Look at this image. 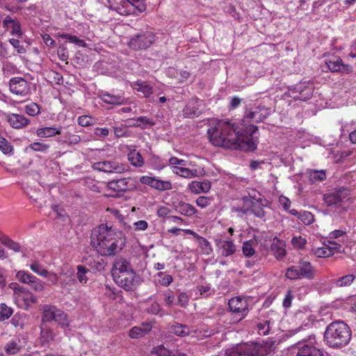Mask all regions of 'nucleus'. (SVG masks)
<instances>
[{
  "label": "nucleus",
  "mask_w": 356,
  "mask_h": 356,
  "mask_svg": "<svg viewBox=\"0 0 356 356\" xmlns=\"http://www.w3.org/2000/svg\"><path fill=\"white\" fill-rule=\"evenodd\" d=\"M296 356H323V355L321 350L312 344V341H309L299 348Z\"/></svg>",
  "instance_id": "nucleus-26"
},
{
  "label": "nucleus",
  "mask_w": 356,
  "mask_h": 356,
  "mask_svg": "<svg viewBox=\"0 0 356 356\" xmlns=\"http://www.w3.org/2000/svg\"><path fill=\"white\" fill-rule=\"evenodd\" d=\"M270 115V110L264 106L257 107L254 111H250L247 118L254 122H259L265 120Z\"/></svg>",
  "instance_id": "nucleus-27"
},
{
  "label": "nucleus",
  "mask_w": 356,
  "mask_h": 356,
  "mask_svg": "<svg viewBox=\"0 0 356 356\" xmlns=\"http://www.w3.org/2000/svg\"><path fill=\"white\" fill-rule=\"evenodd\" d=\"M164 302L166 306L172 307L174 305L175 296L173 291L167 290L163 293Z\"/></svg>",
  "instance_id": "nucleus-59"
},
{
  "label": "nucleus",
  "mask_w": 356,
  "mask_h": 356,
  "mask_svg": "<svg viewBox=\"0 0 356 356\" xmlns=\"http://www.w3.org/2000/svg\"><path fill=\"white\" fill-rule=\"evenodd\" d=\"M111 173L121 174L129 170V165L117 160H109Z\"/></svg>",
  "instance_id": "nucleus-36"
},
{
  "label": "nucleus",
  "mask_w": 356,
  "mask_h": 356,
  "mask_svg": "<svg viewBox=\"0 0 356 356\" xmlns=\"http://www.w3.org/2000/svg\"><path fill=\"white\" fill-rule=\"evenodd\" d=\"M155 40V35L149 31H141L132 37L128 44L135 50L145 49L151 46Z\"/></svg>",
  "instance_id": "nucleus-8"
},
{
  "label": "nucleus",
  "mask_w": 356,
  "mask_h": 356,
  "mask_svg": "<svg viewBox=\"0 0 356 356\" xmlns=\"http://www.w3.org/2000/svg\"><path fill=\"white\" fill-rule=\"evenodd\" d=\"M147 312L149 314H153V315H157L160 314V315L162 316L163 315V309L161 307L159 303L157 302H152L147 309Z\"/></svg>",
  "instance_id": "nucleus-52"
},
{
  "label": "nucleus",
  "mask_w": 356,
  "mask_h": 356,
  "mask_svg": "<svg viewBox=\"0 0 356 356\" xmlns=\"http://www.w3.org/2000/svg\"><path fill=\"white\" fill-rule=\"evenodd\" d=\"M67 314L54 305H45L42 307V320L43 322L55 321L63 327L67 326Z\"/></svg>",
  "instance_id": "nucleus-7"
},
{
  "label": "nucleus",
  "mask_w": 356,
  "mask_h": 356,
  "mask_svg": "<svg viewBox=\"0 0 356 356\" xmlns=\"http://www.w3.org/2000/svg\"><path fill=\"white\" fill-rule=\"evenodd\" d=\"M65 141L70 144H78L81 140L79 136L68 132L65 134Z\"/></svg>",
  "instance_id": "nucleus-62"
},
{
  "label": "nucleus",
  "mask_w": 356,
  "mask_h": 356,
  "mask_svg": "<svg viewBox=\"0 0 356 356\" xmlns=\"http://www.w3.org/2000/svg\"><path fill=\"white\" fill-rule=\"evenodd\" d=\"M123 233L108 224H101L92 229L90 244L103 257H113L125 246Z\"/></svg>",
  "instance_id": "nucleus-2"
},
{
  "label": "nucleus",
  "mask_w": 356,
  "mask_h": 356,
  "mask_svg": "<svg viewBox=\"0 0 356 356\" xmlns=\"http://www.w3.org/2000/svg\"><path fill=\"white\" fill-rule=\"evenodd\" d=\"M309 181L312 183H315L316 181H322L326 179L325 172L323 170H310L309 172Z\"/></svg>",
  "instance_id": "nucleus-41"
},
{
  "label": "nucleus",
  "mask_w": 356,
  "mask_h": 356,
  "mask_svg": "<svg viewBox=\"0 0 356 356\" xmlns=\"http://www.w3.org/2000/svg\"><path fill=\"white\" fill-rule=\"evenodd\" d=\"M298 218L306 225H311L314 221V216L309 211L300 213Z\"/></svg>",
  "instance_id": "nucleus-51"
},
{
  "label": "nucleus",
  "mask_w": 356,
  "mask_h": 356,
  "mask_svg": "<svg viewBox=\"0 0 356 356\" xmlns=\"http://www.w3.org/2000/svg\"><path fill=\"white\" fill-rule=\"evenodd\" d=\"M13 314V309L6 304L0 305V321L8 319Z\"/></svg>",
  "instance_id": "nucleus-47"
},
{
  "label": "nucleus",
  "mask_w": 356,
  "mask_h": 356,
  "mask_svg": "<svg viewBox=\"0 0 356 356\" xmlns=\"http://www.w3.org/2000/svg\"><path fill=\"white\" fill-rule=\"evenodd\" d=\"M197 241L202 253L206 255L210 254L213 250L211 243L206 238L202 236H198Z\"/></svg>",
  "instance_id": "nucleus-43"
},
{
  "label": "nucleus",
  "mask_w": 356,
  "mask_h": 356,
  "mask_svg": "<svg viewBox=\"0 0 356 356\" xmlns=\"http://www.w3.org/2000/svg\"><path fill=\"white\" fill-rule=\"evenodd\" d=\"M129 1L134 6L138 14L143 13L146 9L144 0H129Z\"/></svg>",
  "instance_id": "nucleus-56"
},
{
  "label": "nucleus",
  "mask_w": 356,
  "mask_h": 356,
  "mask_svg": "<svg viewBox=\"0 0 356 356\" xmlns=\"http://www.w3.org/2000/svg\"><path fill=\"white\" fill-rule=\"evenodd\" d=\"M131 87L137 92L140 93V96L145 98L149 97L150 95L153 93L152 86L147 81H138L133 82L131 83Z\"/></svg>",
  "instance_id": "nucleus-22"
},
{
  "label": "nucleus",
  "mask_w": 356,
  "mask_h": 356,
  "mask_svg": "<svg viewBox=\"0 0 356 356\" xmlns=\"http://www.w3.org/2000/svg\"><path fill=\"white\" fill-rule=\"evenodd\" d=\"M188 188L193 193H207L211 188V182L208 180L203 181H193L188 184Z\"/></svg>",
  "instance_id": "nucleus-30"
},
{
  "label": "nucleus",
  "mask_w": 356,
  "mask_h": 356,
  "mask_svg": "<svg viewBox=\"0 0 356 356\" xmlns=\"http://www.w3.org/2000/svg\"><path fill=\"white\" fill-rule=\"evenodd\" d=\"M3 26L10 31L13 35L21 38L22 32L21 30L20 23L16 19L12 18L10 16H6L3 21Z\"/></svg>",
  "instance_id": "nucleus-21"
},
{
  "label": "nucleus",
  "mask_w": 356,
  "mask_h": 356,
  "mask_svg": "<svg viewBox=\"0 0 356 356\" xmlns=\"http://www.w3.org/2000/svg\"><path fill=\"white\" fill-rule=\"evenodd\" d=\"M108 7L122 15H138L129 0H107Z\"/></svg>",
  "instance_id": "nucleus-14"
},
{
  "label": "nucleus",
  "mask_w": 356,
  "mask_h": 356,
  "mask_svg": "<svg viewBox=\"0 0 356 356\" xmlns=\"http://www.w3.org/2000/svg\"><path fill=\"white\" fill-rule=\"evenodd\" d=\"M324 338L330 347L341 348L349 343L351 331L343 321L332 322L327 327Z\"/></svg>",
  "instance_id": "nucleus-3"
},
{
  "label": "nucleus",
  "mask_w": 356,
  "mask_h": 356,
  "mask_svg": "<svg viewBox=\"0 0 356 356\" xmlns=\"http://www.w3.org/2000/svg\"><path fill=\"white\" fill-rule=\"evenodd\" d=\"M10 126L15 129H22L27 126L30 120L22 115L10 113L7 116Z\"/></svg>",
  "instance_id": "nucleus-23"
},
{
  "label": "nucleus",
  "mask_w": 356,
  "mask_h": 356,
  "mask_svg": "<svg viewBox=\"0 0 356 356\" xmlns=\"http://www.w3.org/2000/svg\"><path fill=\"white\" fill-rule=\"evenodd\" d=\"M177 211L181 215L192 216L195 213V209L190 204L181 202L177 207Z\"/></svg>",
  "instance_id": "nucleus-38"
},
{
  "label": "nucleus",
  "mask_w": 356,
  "mask_h": 356,
  "mask_svg": "<svg viewBox=\"0 0 356 356\" xmlns=\"http://www.w3.org/2000/svg\"><path fill=\"white\" fill-rule=\"evenodd\" d=\"M77 122L81 127H88L92 124V118L88 115H81L78 118Z\"/></svg>",
  "instance_id": "nucleus-61"
},
{
  "label": "nucleus",
  "mask_w": 356,
  "mask_h": 356,
  "mask_svg": "<svg viewBox=\"0 0 356 356\" xmlns=\"http://www.w3.org/2000/svg\"><path fill=\"white\" fill-rule=\"evenodd\" d=\"M228 305L230 310L238 317L239 320L244 318L249 312L248 301L244 298H232L229 300Z\"/></svg>",
  "instance_id": "nucleus-13"
},
{
  "label": "nucleus",
  "mask_w": 356,
  "mask_h": 356,
  "mask_svg": "<svg viewBox=\"0 0 356 356\" xmlns=\"http://www.w3.org/2000/svg\"><path fill=\"white\" fill-rule=\"evenodd\" d=\"M92 168L95 170L111 173V168L109 161H102L95 162L92 164Z\"/></svg>",
  "instance_id": "nucleus-44"
},
{
  "label": "nucleus",
  "mask_w": 356,
  "mask_h": 356,
  "mask_svg": "<svg viewBox=\"0 0 356 356\" xmlns=\"http://www.w3.org/2000/svg\"><path fill=\"white\" fill-rule=\"evenodd\" d=\"M291 243L296 248H301L306 244V240L301 236H296L292 238Z\"/></svg>",
  "instance_id": "nucleus-64"
},
{
  "label": "nucleus",
  "mask_w": 356,
  "mask_h": 356,
  "mask_svg": "<svg viewBox=\"0 0 356 356\" xmlns=\"http://www.w3.org/2000/svg\"><path fill=\"white\" fill-rule=\"evenodd\" d=\"M152 328L150 323H143L140 326H135L129 332V336L131 339H139L148 334Z\"/></svg>",
  "instance_id": "nucleus-24"
},
{
  "label": "nucleus",
  "mask_w": 356,
  "mask_h": 356,
  "mask_svg": "<svg viewBox=\"0 0 356 356\" xmlns=\"http://www.w3.org/2000/svg\"><path fill=\"white\" fill-rule=\"evenodd\" d=\"M198 109L197 101L191 100L184 108L182 115L185 118L193 119L199 116L200 113L198 111Z\"/></svg>",
  "instance_id": "nucleus-28"
},
{
  "label": "nucleus",
  "mask_w": 356,
  "mask_h": 356,
  "mask_svg": "<svg viewBox=\"0 0 356 356\" xmlns=\"http://www.w3.org/2000/svg\"><path fill=\"white\" fill-rule=\"evenodd\" d=\"M133 268L131 266L129 262H128L124 258H119L115 260L113 264V267L112 269V275L113 277L115 278L116 276L124 274L126 273H129L133 271Z\"/></svg>",
  "instance_id": "nucleus-19"
},
{
  "label": "nucleus",
  "mask_w": 356,
  "mask_h": 356,
  "mask_svg": "<svg viewBox=\"0 0 356 356\" xmlns=\"http://www.w3.org/2000/svg\"><path fill=\"white\" fill-rule=\"evenodd\" d=\"M159 277V283L165 286H169L172 282V277L170 275H167L163 272L157 273Z\"/></svg>",
  "instance_id": "nucleus-48"
},
{
  "label": "nucleus",
  "mask_w": 356,
  "mask_h": 356,
  "mask_svg": "<svg viewBox=\"0 0 356 356\" xmlns=\"http://www.w3.org/2000/svg\"><path fill=\"white\" fill-rule=\"evenodd\" d=\"M249 356H266L274 352L275 341L267 340L263 343L248 344Z\"/></svg>",
  "instance_id": "nucleus-10"
},
{
  "label": "nucleus",
  "mask_w": 356,
  "mask_h": 356,
  "mask_svg": "<svg viewBox=\"0 0 356 356\" xmlns=\"http://www.w3.org/2000/svg\"><path fill=\"white\" fill-rule=\"evenodd\" d=\"M136 276L134 271L126 273L113 278L115 283L126 291H132L136 286Z\"/></svg>",
  "instance_id": "nucleus-18"
},
{
  "label": "nucleus",
  "mask_w": 356,
  "mask_h": 356,
  "mask_svg": "<svg viewBox=\"0 0 356 356\" xmlns=\"http://www.w3.org/2000/svg\"><path fill=\"white\" fill-rule=\"evenodd\" d=\"M257 332L260 335L265 336L269 333L270 326L269 322L265 321L264 322H260L257 325Z\"/></svg>",
  "instance_id": "nucleus-53"
},
{
  "label": "nucleus",
  "mask_w": 356,
  "mask_h": 356,
  "mask_svg": "<svg viewBox=\"0 0 356 356\" xmlns=\"http://www.w3.org/2000/svg\"><path fill=\"white\" fill-rule=\"evenodd\" d=\"M10 91L17 96L26 97L31 94L30 83L24 78L13 77L9 81Z\"/></svg>",
  "instance_id": "nucleus-11"
},
{
  "label": "nucleus",
  "mask_w": 356,
  "mask_h": 356,
  "mask_svg": "<svg viewBox=\"0 0 356 356\" xmlns=\"http://www.w3.org/2000/svg\"><path fill=\"white\" fill-rule=\"evenodd\" d=\"M225 356H249L248 344H241L228 348L225 352Z\"/></svg>",
  "instance_id": "nucleus-31"
},
{
  "label": "nucleus",
  "mask_w": 356,
  "mask_h": 356,
  "mask_svg": "<svg viewBox=\"0 0 356 356\" xmlns=\"http://www.w3.org/2000/svg\"><path fill=\"white\" fill-rule=\"evenodd\" d=\"M256 244L257 243L252 240L245 241L242 247L243 254L247 257H250L254 255L255 253L254 245Z\"/></svg>",
  "instance_id": "nucleus-42"
},
{
  "label": "nucleus",
  "mask_w": 356,
  "mask_h": 356,
  "mask_svg": "<svg viewBox=\"0 0 356 356\" xmlns=\"http://www.w3.org/2000/svg\"><path fill=\"white\" fill-rule=\"evenodd\" d=\"M10 287L13 289L15 300L19 307L28 310L32 305L38 302L35 295L17 283L11 284Z\"/></svg>",
  "instance_id": "nucleus-6"
},
{
  "label": "nucleus",
  "mask_w": 356,
  "mask_h": 356,
  "mask_svg": "<svg viewBox=\"0 0 356 356\" xmlns=\"http://www.w3.org/2000/svg\"><path fill=\"white\" fill-rule=\"evenodd\" d=\"M216 246L220 254L223 257H229L234 254L236 248L232 241L218 239L216 241Z\"/></svg>",
  "instance_id": "nucleus-20"
},
{
  "label": "nucleus",
  "mask_w": 356,
  "mask_h": 356,
  "mask_svg": "<svg viewBox=\"0 0 356 356\" xmlns=\"http://www.w3.org/2000/svg\"><path fill=\"white\" fill-rule=\"evenodd\" d=\"M355 278L353 274H348L336 280L334 283L337 287H346L350 286Z\"/></svg>",
  "instance_id": "nucleus-39"
},
{
  "label": "nucleus",
  "mask_w": 356,
  "mask_h": 356,
  "mask_svg": "<svg viewBox=\"0 0 356 356\" xmlns=\"http://www.w3.org/2000/svg\"><path fill=\"white\" fill-rule=\"evenodd\" d=\"M3 243L7 246L10 250H14L15 252H19L20 251V245L18 243L13 241V240L10 239L9 238H6L3 241Z\"/></svg>",
  "instance_id": "nucleus-60"
},
{
  "label": "nucleus",
  "mask_w": 356,
  "mask_h": 356,
  "mask_svg": "<svg viewBox=\"0 0 356 356\" xmlns=\"http://www.w3.org/2000/svg\"><path fill=\"white\" fill-rule=\"evenodd\" d=\"M329 70L332 72L350 73L353 68L350 65H345L342 59L338 56H332L325 60Z\"/></svg>",
  "instance_id": "nucleus-15"
},
{
  "label": "nucleus",
  "mask_w": 356,
  "mask_h": 356,
  "mask_svg": "<svg viewBox=\"0 0 356 356\" xmlns=\"http://www.w3.org/2000/svg\"><path fill=\"white\" fill-rule=\"evenodd\" d=\"M140 181L160 191H169L172 189V184L170 181H163L149 176H142Z\"/></svg>",
  "instance_id": "nucleus-16"
},
{
  "label": "nucleus",
  "mask_w": 356,
  "mask_h": 356,
  "mask_svg": "<svg viewBox=\"0 0 356 356\" xmlns=\"http://www.w3.org/2000/svg\"><path fill=\"white\" fill-rule=\"evenodd\" d=\"M26 113L31 116H35L40 113V107L35 103H31L25 106Z\"/></svg>",
  "instance_id": "nucleus-54"
},
{
  "label": "nucleus",
  "mask_w": 356,
  "mask_h": 356,
  "mask_svg": "<svg viewBox=\"0 0 356 356\" xmlns=\"http://www.w3.org/2000/svg\"><path fill=\"white\" fill-rule=\"evenodd\" d=\"M30 268L38 275L42 277H47L49 272L44 268L37 261H33L30 264Z\"/></svg>",
  "instance_id": "nucleus-45"
},
{
  "label": "nucleus",
  "mask_w": 356,
  "mask_h": 356,
  "mask_svg": "<svg viewBox=\"0 0 356 356\" xmlns=\"http://www.w3.org/2000/svg\"><path fill=\"white\" fill-rule=\"evenodd\" d=\"M128 160L135 167L140 168L144 165V159L142 155L135 149L131 150L128 154Z\"/></svg>",
  "instance_id": "nucleus-35"
},
{
  "label": "nucleus",
  "mask_w": 356,
  "mask_h": 356,
  "mask_svg": "<svg viewBox=\"0 0 356 356\" xmlns=\"http://www.w3.org/2000/svg\"><path fill=\"white\" fill-rule=\"evenodd\" d=\"M211 143L226 149L252 152L257 149V140L252 136H243L237 124L232 121L220 120L207 130Z\"/></svg>",
  "instance_id": "nucleus-1"
},
{
  "label": "nucleus",
  "mask_w": 356,
  "mask_h": 356,
  "mask_svg": "<svg viewBox=\"0 0 356 356\" xmlns=\"http://www.w3.org/2000/svg\"><path fill=\"white\" fill-rule=\"evenodd\" d=\"M147 124L152 125L154 123L148 118L140 116L136 120V123H134L133 125L145 128Z\"/></svg>",
  "instance_id": "nucleus-58"
},
{
  "label": "nucleus",
  "mask_w": 356,
  "mask_h": 356,
  "mask_svg": "<svg viewBox=\"0 0 356 356\" xmlns=\"http://www.w3.org/2000/svg\"><path fill=\"white\" fill-rule=\"evenodd\" d=\"M346 197V193L341 191H334L324 195L323 200L328 207L337 205Z\"/></svg>",
  "instance_id": "nucleus-25"
},
{
  "label": "nucleus",
  "mask_w": 356,
  "mask_h": 356,
  "mask_svg": "<svg viewBox=\"0 0 356 356\" xmlns=\"http://www.w3.org/2000/svg\"><path fill=\"white\" fill-rule=\"evenodd\" d=\"M38 136L40 138H49L54 136L57 134H62V128H56L53 127H47L44 128L38 129L36 131Z\"/></svg>",
  "instance_id": "nucleus-33"
},
{
  "label": "nucleus",
  "mask_w": 356,
  "mask_h": 356,
  "mask_svg": "<svg viewBox=\"0 0 356 356\" xmlns=\"http://www.w3.org/2000/svg\"><path fill=\"white\" fill-rule=\"evenodd\" d=\"M0 149L6 154L10 153L13 150V147L6 138H2L0 140Z\"/></svg>",
  "instance_id": "nucleus-55"
},
{
  "label": "nucleus",
  "mask_w": 356,
  "mask_h": 356,
  "mask_svg": "<svg viewBox=\"0 0 356 356\" xmlns=\"http://www.w3.org/2000/svg\"><path fill=\"white\" fill-rule=\"evenodd\" d=\"M264 205L259 200L252 202L250 209L252 213L257 217L264 218L266 213L264 210Z\"/></svg>",
  "instance_id": "nucleus-40"
},
{
  "label": "nucleus",
  "mask_w": 356,
  "mask_h": 356,
  "mask_svg": "<svg viewBox=\"0 0 356 356\" xmlns=\"http://www.w3.org/2000/svg\"><path fill=\"white\" fill-rule=\"evenodd\" d=\"M188 301L189 297L186 293L182 292L179 294L177 298V304L179 306L182 307H186L188 304Z\"/></svg>",
  "instance_id": "nucleus-63"
},
{
  "label": "nucleus",
  "mask_w": 356,
  "mask_h": 356,
  "mask_svg": "<svg viewBox=\"0 0 356 356\" xmlns=\"http://www.w3.org/2000/svg\"><path fill=\"white\" fill-rule=\"evenodd\" d=\"M40 337L43 343H48L54 339L53 332L47 328H41Z\"/></svg>",
  "instance_id": "nucleus-50"
},
{
  "label": "nucleus",
  "mask_w": 356,
  "mask_h": 356,
  "mask_svg": "<svg viewBox=\"0 0 356 356\" xmlns=\"http://www.w3.org/2000/svg\"><path fill=\"white\" fill-rule=\"evenodd\" d=\"M88 272H89V269L85 266L81 265L77 266L76 277L80 283L86 284L88 282V277L86 276Z\"/></svg>",
  "instance_id": "nucleus-46"
},
{
  "label": "nucleus",
  "mask_w": 356,
  "mask_h": 356,
  "mask_svg": "<svg viewBox=\"0 0 356 356\" xmlns=\"http://www.w3.org/2000/svg\"><path fill=\"white\" fill-rule=\"evenodd\" d=\"M169 164L172 167V172L184 178L192 179L195 177H202L204 175V170L201 166L195 168L186 167L187 162L185 160L179 159L175 156H172L169 159Z\"/></svg>",
  "instance_id": "nucleus-4"
},
{
  "label": "nucleus",
  "mask_w": 356,
  "mask_h": 356,
  "mask_svg": "<svg viewBox=\"0 0 356 356\" xmlns=\"http://www.w3.org/2000/svg\"><path fill=\"white\" fill-rule=\"evenodd\" d=\"M315 271L314 267L309 261L300 260L297 265L286 269L285 276L291 280L302 278L312 280L314 278Z\"/></svg>",
  "instance_id": "nucleus-5"
},
{
  "label": "nucleus",
  "mask_w": 356,
  "mask_h": 356,
  "mask_svg": "<svg viewBox=\"0 0 356 356\" xmlns=\"http://www.w3.org/2000/svg\"><path fill=\"white\" fill-rule=\"evenodd\" d=\"M107 186L115 192H125L133 189L135 184L132 182V178L127 177L111 180L108 182Z\"/></svg>",
  "instance_id": "nucleus-17"
},
{
  "label": "nucleus",
  "mask_w": 356,
  "mask_h": 356,
  "mask_svg": "<svg viewBox=\"0 0 356 356\" xmlns=\"http://www.w3.org/2000/svg\"><path fill=\"white\" fill-rule=\"evenodd\" d=\"M16 277L19 282L29 285L33 290L37 292H41L44 289V284L42 280L26 271H18Z\"/></svg>",
  "instance_id": "nucleus-12"
},
{
  "label": "nucleus",
  "mask_w": 356,
  "mask_h": 356,
  "mask_svg": "<svg viewBox=\"0 0 356 356\" xmlns=\"http://www.w3.org/2000/svg\"><path fill=\"white\" fill-rule=\"evenodd\" d=\"M102 99L109 104H122L124 102V97L120 95H111L109 93L103 94Z\"/></svg>",
  "instance_id": "nucleus-37"
},
{
  "label": "nucleus",
  "mask_w": 356,
  "mask_h": 356,
  "mask_svg": "<svg viewBox=\"0 0 356 356\" xmlns=\"http://www.w3.org/2000/svg\"><path fill=\"white\" fill-rule=\"evenodd\" d=\"M285 243L277 238L271 244V251L277 259H282L286 254Z\"/></svg>",
  "instance_id": "nucleus-29"
},
{
  "label": "nucleus",
  "mask_w": 356,
  "mask_h": 356,
  "mask_svg": "<svg viewBox=\"0 0 356 356\" xmlns=\"http://www.w3.org/2000/svg\"><path fill=\"white\" fill-rule=\"evenodd\" d=\"M314 86L312 83H299L289 89V96L295 100L307 101L313 95Z\"/></svg>",
  "instance_id": "nucleus-9"
},
{
  "label": "nucleus",
  "mask_w": 356,
  "mask_h": 356,
  "mask_svg": "<svg viewBox=\"0 0 356 356\" xmlns=\"http://www.w3.org/2000/svg\"><path fill=\"white\" fill-rule=\"evenodd\" d=\"M49 145L40 143V142H35L33 143H31L28 148L35 151V152H43L45 153L49 148Z\"/></svg>",
  "instance_id": "nucleus-49"
},
{
  "label": "nucleus",
  "mask_w": 356,
  "mask_h": 356,
  "mask_svg": "<svg viewBox=\"0 0 356 356\" xmlns=\"http://www.w3.org/2000/svg\"><path fill=\"white\" fill-rule=\"evenodd\" d=\"M316 255L318 257H327L333 254V252L331 249H329L327 246L318 248L316 252Z\"/></svg>",
  "instance_id": "nucleus-57"
},
{
  "label": "nucleus",
  "mask_w": 356,
  "mask_h": 356,
  "mask_svg": "<svg viewBox=\"0 0 356 356\" xmlns=\"http://www.w3.org/2000/svg\"><path fill=\"white\" fill-rule=\"evenodd\" d=\"M169 332L180 337H186L190 334L189 327L186 325L178 323H173L169 327Z\"/></svg>",
  "instance_id": "nucleus-32"
},
{
  "label": "nucleus",
  "mask_w": 356,
  "mask_h": 356,
  "mask_svg": "<svg viewBox=\"0 0 356 356\" xmlns=\"http://www.w3.org/2000/svg\"><path fill=\"white\" fill-rule=\"evenodd\" d=\"M22 348L21 341L18 339H13L8 341L4 348L7 354L15 355L18 353Z\"/></svg>",
  "instance_id": "nucleus-34"
}]
</instances>
